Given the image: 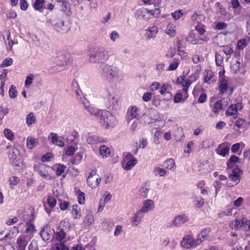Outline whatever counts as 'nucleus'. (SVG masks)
Masks as SVG:
<instances>
[{"label":"nucleus","mask_w":250,"mask_h":250,"mask_svg":"<svg viewBox=\"0 0 250 250\" xmlns=\"http://www.w3.org/2000/svg\"><path fill=\"white\" fill-rule=\"evenodd\" d=\"M101 96L105 106L109 110L117 111L120 108L121 99L112 87H106L101 91Z\"/></svg>","instance_id":"1"},{"label":"nucleus","mask_w":250,"mask_h":250,"mask_svg":"<svg viewBox=\"0 0 250 250\" xmlns=\"http://www.w3.org/2000/svg\"><path fill=\"white\" fill-rule=\"evenodd\" d=\"M101 73L107 81L116 84L123 79V75L120 69L115 66L102 63L100 65Z\"/></svg>","instance_id":"2"},{"label":"nucleus","mask_w":250,"mask_h":250,"mask_svg":"<svg viewBox=\"0 0 250 250\" xmlns=\"http://www.w3.org/2000/svg\"><path fill=\"white\" fill-rule=\"evenodd\" d=\"M88 61L93 63L103 62L109 58L108 51L104 47H97L89 50Z\"/></svg>","instance_id":"3"},{"label":"nucleus","mask_w":250,"mask_h":250,"mask_svg":"<svg viewBox=\"0 0 250 250\" xmlns=\"http://www.w3.org/2000/svg\"><path fill=\"white\" fill-rule=\"evenodd\" d=\"M6 149L8 150L7 154L11 165L17 169L22 167L23 161L20 150L16 147L9 146H7Z\"/></svg>","instance_id":"4"},{"label":"nucleus","mask_w":250,"mask_h":250,"mask_svg":"<svg viewBox=\"0 0 250 250\" xmlns=\"http://www.w3.org/2000/svg\"><path fill=\"white\" fill-rule=\"evenodd\" d=\"M98 120L106 128L113 127L116 123V117L106 110H103Z\"/></svg>","instance_id":"5"},{"label":"nucleus","mask_w":250,"mask_h":250,"mask_svg":"<svg viewBox=\"0 0 250 250\" xmlns=\"http://www.w3.org/2000/svg\"><path fill=\"white\" fill-rule=\"evenodd\" d=\"M191 20L194 21V24L197 23L195 29L200 36L203 35L206 32L205 26L202 23V21L205 20V17L199 12H195L191 16Z\"/></svg>","instance_id":"6"},{"label":"nucleus","mask_w":250,"mask_h":250,"mask_svg":"<svg viewBox=\"0 0 250 250\" xmlns=\"http://www.w3.org/2000/svg\"><path fill=\"white\" fill-rule=\"evenodd\" d=\"M47 23L50 25L58 32L65 33L68 30L64 25V22L57 17H52L47 20Z\"/></svg>","instance_id":"7"},{"label":"nucleus","mask_w":250,"mask_h":250,"mask_svg":"<svg viewBox=\"0 0 250 250\" xmlns=\"http://www.w3.org/2000/svg\"><path fill=\"white\" fill-rule=\"evenodd\" d=\"M35 170L44 179L51 180L52 176L50 173L51 169L50 167L42 163L35 165L34 166Z\"/></svg>","instance_id":"8"},{"label":"nucleus","mask_w":250,"mask_h":250,"mask_svg":"<svg viewBox=\"0 0 250 250\" xmlns=\"http://www.w3.org/2000/svg\"><path fill=\"white\" fill-rule=\"evenodd\" d=\"M158 118V112L155 109L150 108L142 115V121L145 125H147L155 123Z\"/></svg>","instance_id":"9"},{"label":"nucleus","mask_w":250,"mask_h":250,"mask_svg":"<svg viewBox=\"0 0 250 250\" xmlns=\"http://www.w3.org/2000/svg\"><path fill=\"white\" fill-rule=\"evenodd\" d=\"M137 159L132 154L128 153L124 157L122 165L125 170H129L137 164Z\"/></svg>","instance_id":"10"},{"label":"nucleus","mask_w":250,"mask_h":250,"mask_svg":"<svg viewBox=\"0 0 250 250\" xmlns=\"http://www.w3.org/2000/svg\"><path fill=\"white\" fill-rule=\"evenodd\" d=\"M219 94L229 93L231 94L233 89L229 85V81L227 78H222L219 82Z\"/></svg>","instance_id":"11"},{"label":"nucleus","mask_w":250,"mask_h":250,"mask_svg":"<svg viewBox=\"0 0 250 250\" xmlns=\"http://www.w3.org/2000/svg\"><path fill=\"white\" fill-rule=\"evenodd\" d=\"M208 40L207 38H200L193 31H190L187 37V41L192 44H202Z\"/></svg>","instance_id":"12"},{"label":"nucleus","mask_w":250,"mask_h":250,"mask_svg":"<svg viewBox=\"0 0 250 250\" xmlns=\"http://www.w3.org/2000/svg\"><path fill=\"white\" fill-rule=\"evenodd\" d=\"M140 108L136 105L129 106L126 113V120L129 123L132 120L134 119H139L140 117Z\"/></svg>","instance_id":"13"},{"label":"nucleus","mask_w":250,"mask_h":250,"mask_svg":"<svg viewBox=\"0 0 250 250\" xmlns=\"http://www.w3.org/2000/svg\"><path fill=\"white\" fill-rule=\"evenodd\" d=\"M101 182V178L96 174L95 170H92L87 179L88 185L92 188H96Z\"/></svg>","instance_id":"14"},{"label":"nucleus","mask_w":250,"mask_h":250,"mask_svg":"<svg viewBox=\"0 0 250 250\" xmlns=\"http://www.w3.org/2000/svg\"><path fill=\"white\" fill-rule=\"evenodd\" d=\"M83 140L88 144H95L104 142V139L91 134H85L82 136Z\"/></svg>","instance_id":"15"},{"label":"nucleus","mask_w":250,"mask_h":250,"mask_svg":"<svg viewBox=\"0 0 250 250\" xmlns=\"http://www.w3.org/2000/svg\"><path fill=\"white\" fill-rule=\"evenodd\" d=\"M181 244L182 247L186 249H189L191 247L195 248L197 246L195 243V239L189 235L185 236L182 239Z\"/></svg>","instance_id":"16"},{"label":"nucleus","mask_w":250,"mask_h":250,"mask_svg":"<svg viewBox=\"0 0 250 250\" xmlns=\"http://www.w3.org/2000/svg\"><path fill=\"white\" fill-rule=\"evenodd\" d=\"M30 239L25 235H21L18 238L16 246L18 247V250H25V248Z\"/></svg>","instance_id":"17"},{"label":"nucleus","mask_w":250,"mask_h":250,"mask_svg":"<svg viewBox=\"0 0 250 250\" xmlns=\"http://www.w3.org/2000/svg\"><path fill=\"white\" fill-rule=\"evenodd\" d=\"M189 221V218L186 214H181L174 217L172 221V224L174 226L178 227Z\"/></svg>","instance_id":"18"},{"label":"nucleus","mask_w":250,"mask_h":250,"mask_svg":"<svg viewBox=\"0 0 250 250\" xmlns=\"http://www.w3.org/2000/svg\"><path fill=\"white\" fill-rule=\"evenodd\" d=\"M66 233L65 232V231L57 229V231L54 234V239L55 240H57V241H58V242L55 243V244L59 245L60 244L61 245H62L65 248H68L64 244L65 241L64 239Z\"/></svg>","instance_id":"19"},{"label":"nucleus","mask_w":250,"mask_h":250,"mask_svg":"<svg viewBox=\"0 0 250 250\" xmlns=\"http://www.w3.org/2000/svg\"><path fill=\"white\" fill-rule=\"evenodd\" d=\"M242 174V171L238 167H236L232 170V173L229 175V179L235 182V185H237L240 181L241 176Z\"/></svg>","instance_id":"20"},{"label":"nucleus","mask_w":250,"mask_h":250,"mask_svg":"<svg viewBox=\"0 0 250 250\" xmlns=\"http://www.w3.org/2000/svg\"><path fill=\"white\" fill-rule=\"evenodd\" d=\"M48 138L54 145L61 147H63L64 146V143L61 139V137H59L56 133L53 132L50 133Z\"/></svg>","instance_id":"21"},{"label":"nucleus","mask_w":250,"mask_h":250,"mask_svg":"<svg viewBox=\"0 0 250 250\" xmlns=\"http://www.w3.org/2000/svg\"><path fill=\"white\" fill-rule=\"evenodd\" d=\"M143 207L140 209L143 213H146L152 210L155 208V204L153 200H146L143 202Z\"/></svg>","instance_id":"22"},{"label":"nucleus","mask_w":250,"mask_h":250,"mask_svg":"<svg viewBox=\"0 0 250 250\" xmlns=\"http://www.w3.org/2000/svg\"><path fill=\"white\" fill-rule=\"evenodd\" d=\"M158 32V27L156 26H149L146 30L145 37L147 40H150L156 37Z\"/></svg>","instance_id":"23"},{"label":"nucleus","mask_w":250,"mask_h":250,"mask_svg":"<svg viewBox=\"0 0 250 250\" xmlns=\"http://www.w3.org/2000/svg\"><path fill=\"white\" fill-rule=\"evenodd\" d=\"M145 216V213L140 210L138 211L133 217L131 219V225L133 227H137L141 223L142 219Z\"/></svg>","instance_id":"24"},{"label":"nucleus","mask_w":250,"mask_h":250,"mask_svg":"<svg viewBox=\"0 0 250 250\" xmlns=\"http://www.w3.org/2000/svg\"><path fill=\"white\" fill-rule=\"evenodd\" d=\"M217 154L223 157H225L229 154V146L225 144H220L215 150Z\"/></svg>","instance_id":"25"},{"label":"nucleus","mask_w":250,"mask_h":250,"mask_svg":"<svg viewBox=\"0 0 250 250\" xmlns=\"http://www.w3.org/2000/svg\"><path fill=\"white\" fill-rule=\"evenodd\" d=\"M135 16L138 19L146 20L149 18V12L146 9L140 8L137 10Z\"/></svg>","instance_id":"26"},{"label":"nucleus","mask_w":250,"mask_h":250,"mask_svg":"<svg viewBox=\"0 0 250 250\" xmlns=\"http://www.w3.org/2000/svg\"><path fill=\"white\" fill-rule=\"evenodd\" d=\"M25 231L27 234L25 236L29 237L31 239L33 237V234L36 232L35 226L32 223L28 222L26 224V229Z\"/></svg>","instance_id":"27"},{"label":"nucleus","mask_w":250,"mask_h":250,"mask_svg":"<svg viewBox=\"0 0 250 250\" xmlns=\"http://www.w3.org/2000/svg\"><path fill=\"white\" fill-rule=\"evenodd\" d=\"M86 110L91 115L95 116L97 120L100 117L101 113L104 110L98 109L91 105Z\"/></svg>","instance_id":"28"},{"label":"nucleus","mask_w":250,"mask_h":250,"mask_svg":"<svg viewBox=\"0 0 250 250\" xmlns=\"http://www.w3.org/2000/svg\"><path fill=\"white\" fill-rule=\"evenodd\" d=\"M39 142L38 139L29 136L26 140V147L28 149H32L39 144Z\"/></svg>","instance_id":"29"},{"label":"nucleus","mask_w":250,"mask_h":250,"mask_svg":"<svg viewBox=\"0 0 250 250\" xmlns=\"http://www.w3.org/2000/svg\"><path fill=\"white\" fill-rule=\"evenodd\" d=\"M188 93L183 91V93H177L173 98V101L175 103L182 102L188 99Z\"/></svg>","instance_id":"30"},{"label":"nucleus","mask_w":250,"mask_h":250,"mask_svg":"<svg viewBox=\"0 0 250 250\" xmlns=\"http://www.w3.org/2000/svg\"><path fill=\"white\" fill-rule=\"evenodd\" d=\"M100 154L103 158L108 157L110 154V150L109 148L105 145H102L100 146Z\"/></svg>","instance_id":"31"},{"label":"nucleus","mask_w":250,"mask_h":250,"mask_svg":"<svg viewBox=\"0 0 250 250\" xmlns=\"http://www.w3.org/2000/svg\"><path fill=\"white\" fill-rule=\"evenodd\" d=\"M94 222V217L91 212L89 211L86 212V217L83 221L84 225L89 227Z\"/></svg>","instance_id":"32"},{"label":"nucleus","mask_w":250,"mask_h":250,"mask_svg":"<svg viewBox=\"0 0 250 250\" xmlns=\"http://www.w3.org/2000/svg\"><path fill=\"white\" fill-rule=\"evenodd\" d=\"M215 8L218 14L222 16H226L227 15V12L226 9L219 2H217L215 3Z\"/></svg>","instance_id":"33"},{"label":"nucleus","mask_w":250,"mask_h":250,"mask_svg":"<svg viewBox=\"0 0 250 250\" xmlns=\"http://www.w3.org/2000/svg\"><path fill=\"white\" fill-rule=\"evenodd\" d=\"M180 61L179 59L176 58H174L172 60V61L169 63L168 67V71H173L175 70L178 67L179 64H180Z\"/></svg>","instance_id":"34"},{"label":"nucleus","mask_w":250,"mask_h":250,"mask_svg":"<svg viewBox=\"0 0 250 250\" xmlns=\"http://www.w3.org/2000/svg\"><path fill=\"white\" fill-rule=\"evenodd\" d=\"M36 119L33 112H30L26 115V123L28 126H30L36 123Z\"/></svg>","instance_id":"35"},{"label":"nucleus","mask_w":250,"mask_h":250,"mask_svg":"<svg viewBox=\"0 0 250 250\" xmlns=\"http://www.w3.org/2000/svg\"><path fill=\"white\" fill-rule=\"evenodd\" d=\"M80 209L78 208V206L77 205H75L72 206L71 213L74 219H76L80 218L81 216V214L80 213Z\"/></svg>","instance_id":"36"},{"label":"nucleus","mask_w":250,"mask_h":250,"mask_svg":"<svg viewBox=\"0 0 250 250\" xmlns=\"http://www.w3.org/2000/svg\"><path fill=\"white\" fill-rule=\"evenodd\" d=\"M171 88V85L169 83H163L161 86L160 93L162 95H165L167 93H168V90Z\"/></svg>","instance_id":"37"},{"label":"nucleus","mask_w":250,"mask_h":250,"mask_svg":"<svg viewBox=\"0 0 250 250\" xmlns=\"http://www.w3.org/2000/svg\"><path fill=\"white\" fill-rule=\"evenodd\" d=\"M213 76V73L211 70H206L205 71L204 81L205 83H210L211 79Z\"/></svg>","instance_id":"38"},{"label":"nucleus","mask_w":250,"mask_h":250,"mask_svg":"<svg viewBox=\"0 0 250 250\" xmlns=\"http://www.w3.org/2000/svg\"><path fill=\"white\" fill-rule=\"evenodd\" d=\"M180 83L182 84L183 91L188 93V87L191 83V81L189 79H183V82Z\"/></svg>","instance_id":"39"},{"label":"nucleus","mask_w":250,"mask_h":250,"mask_svg":"<svg viewBox=\"0 0 250 250\" xmlns=\"http://www.w3.org/2000/svg\"><path fill=\"white\" fill-rule=\"evenodd\" d=\"M193 202L194 205L196 208H200L203 207L204 205V200L202 198H198L197 197H195Z\"/></svg>","instance_id":"40"},{"label":"nucleus","mask_w":250,"mask_h":250,"mask_svg":"<svg viewBox=\"0 0 250 250\" xmlns=\"http://www.w3.org/2000/svg\"><path fill=\"white\" fill-rule=\"evenodd\" d=\"M176 26L172 24H168L166 30V33L172 37L175 33Z\"/></svg>","instance_id":"41"},{"label":"nucleus","mask_w":250,"mask_h":250,"mask_svg":"<svg viewBox=\"0 0 250 250\" xmlns=\"http://www.w3.org/2000/svg\"><path fill=\"white\" fill-rule=\"evenodd\" d=\"M165 66L166 65L163 62H160L156 64L155 70L159 76L165 71Z\"/></svg>","instance_id":"42"},{"label":"nucleus","mask_w":250,"mask_h":250,"mask_svg":"<svg viewBox=\"0 0 250 250\" xmlns=\"http://www.w3.org/2000/svg\"><path fill=\"white\" fill-rule=\"evenodd\" d=\"M235 106L236 105L232 104L227 108V111L226 112V115L227 116H229L232 115H234L237 112V107H235Z\"/></svg>","instance_id":"43"},{"label":"nucleus","mask_w":250,"mask_h":250,"mask_svg":"<svg viewBox=\"0 0 250 250\" xmlns=\"http://www.w3.org/2000/svg\"><path fill=\"white\" fill-rule=\"evenodd\" d=\"M241 222L242 219H236L234 221H232L230 224V227L232 229H238L240 227H242Z\"/></svg>","instance_id":"44"},{"label":"nucleus","mask_w":250,"mask_h":250,"mask_svg":"<svg viewBox=\"0 0 250 250\" xmlns=\"http://www.w3.org/2000/svg\"><path fill=\"white\" fill-rule=\"evenodd\" d=\"M44 3V0H36L34 3V9L36 10L41 11Z\"/></svg>","instance_id":"45"},{"label":"nucleus","mask_w":250,"mask_h":250,"mask_svg":"<svg viewBox=\"0 0 250 250\" xmlns=\"http://www.w3.org/2000/svg\"><path fill=\"white\" fill-rule=\"evenodd\" d=\"M175 165V162L173 159H169L164 163V167L167 169H171Z\"/></svg>","instance_id":"46"},{"label":"nucleus","mask_w":250,"mask_h":250,"mask_svg":"<svg viewBox=\"0 0 250 250\" xmlns=\"http://www.w3.org/2000/svg\"><path fill=\"white\" fill-rule=\"evenodd\" d=\"M68 225V222L66 220H62L60 222L57 229L65 231V230L67 229Z\"/></svg>","instance_id":"47"},{"label":"nucleus","mask_w":250,"mask_h":250,"mask_svg":"<svg viewBox=\"0 0 250 250\" xmlns=\"http://www.w3.org/2000/svg\"><path fill=\"white\" fill-rule=\"evenodd\" d=\"M4 136L9 140L13 141L14 139V135L13 132L9 129L4 130Z\"/></svg>","instance_id":"48"},{"label":"nucleus","mask_w":250,"mask_h":250,"mask_svg":"<svg viewBox=\"0 0 250 250\" xmlns=\"http://www.w3.org/2000/svg\"><path fill=\"white\" fill-rule=\"evenodd\" d=\"M241 224L246 231H248L250 230V220L244 218L242 219Z\"/></svg>","instance_id":"49"},{"label":"nucleus","mask_w":250,"mask_h":250,"mask_svg":"<svg viewBox=\"0 0 250 250\" xmlns=\"http://www.w3.org/2000/svg\"><path fill=\"white\" fill-rule=\"evenodd\" d=\"M154 172L155 175H159L161 177L165 176L167 174V171L165 169L159 167L154 169Z\"/></svg>","instance_id":"50"},{"label":"nucleus","mask_w":250,"mask_h":250,"mask_svg":"<svg viewBox=\"0 0 250 250\" xmlns=\"http://www.w3.org/2000/svg\"><path fill=\"white\" fill-rule=\"evenodd\" d=\"M239 158L235 155L231 156L229 160L227 162V165L228 167L230 168L232 166L231 165L233 163L238 162Z\"/></svg>","instance_id":"51"},{"label":"nucleus","mask_w":250,"mask_h":250,"mask_svg":"<svg viewBox=\"0 0 250 250\" xmlns=\"http://www.w3.org/2000/svg\"><path fill=\"white\" fill-rule=\"evenodd\" d=\"M47 202L50 207L54 208L57 204L56 197L55 196H49L47 198Z\"/></svg>","instance_id":"52"},{"label":"nucleus","mask_w":250,"mask_h":250,"mask_svg":"<svg viewBox=\"0 0 250 250\" xmlns=\"http://www.w3.org/2000/svg\"><path fill=\"white\" fill-rule=\"evenodd\" d=\"M62 2V10L66 13L69 12L70 11V7L68 1L67 0H64Z\"/></svg>","instance_id":"53"},{"label":"nucleus","mask_w":250,"mask_h":250,"mask_svg":"<svg viewBox=\"0 0 250 250\" xmlns=\"http://www.w3.org/2000/svg\"><path fill=\"white\" fill-rule=\"evenodd\" d=\"M222 109V102L221 101L216 102L213 107V111L215 113H217L220 110Z\"/></svg>","instance_id":"54"},{"label":"nucleus","mask_w":250,"mask_h":250,"mask_svg":"<svg viewBox=\"0 0 250 250\" xmlns=\"http://www.w3.org/2000/svg\"><path fill=\"white\" fill-rule=\"evenodd\" d=\"M56 63L57 65L63 66L67 64V60L63 56H60L56 61Z\"/></svg>","instance_id":"55"},{"label":"nucleus","mask_w":250,"mask_h":250,"mask_svg":"<svg viewBox=\"0 0 250 250\" xmlns=\"http://www.w3.org/2000/svg\"><path fill=\"white\" fill-rule=\"evenodd\" d=\"M9 97L11 99L15 98L17 95V91L16 89V87L14 85H12L9 91Z\"/></svg>","instance_id":"56"},{"label":"nucleus","mask_w":250,"mask_h":250,"mask_svg":"<svg viewBox=\"0 0 250 250\" xmlns=\"http://www.w3.org/2000/svg\"><path fill=\"white\" fill-rule=\"evenodd\" d=\"M66 167V166L63 165L59 164L56 169V174L58 176L61 175L65 171Z\"/></svg>","instance_id":"57"},{"label":"nucleus","mask_w":250,"mask_h":250,"mask_svg":"<svg viewBox=\"0 0 250 250\" xmlns=\"http://www.w3.org/2000/svg\"><path fill=\"white\" fill-rule=\"evenodd\" d=\"M12 63H13V60L11 58H6V59H5L4 60H3L2 61L1 64H0V67H7V66L12 65Z\"/></svg>","instance_id":"58"},{"label":"nucleus","mask_w":250,"mask_h":250,"mask_svg":"<svg viewBox=\"0 0 250 250\" xmlns=\"http://www.w3.org/2000/svg\"><path fill=\"white\" fill-rule=\"evenodd\" d=\"M109 37L112 42H115L117 40L119 39L120 35L117 31H113L109 34Z\"/></svg>","instance_id":"59"},{"label":"nucleus","mask_w":250,"mask_h":250,"mask_svg":"<svg viewBox=\"0 0 250 250\" xmlns=\"http://www.w3.org/2000/svg\"><path fill=\"white\" fill-rule=\"evenodd\" d=\"M210 232L211 229L210 228H207L203 229L199 234L202 235L203 237H206L207 239H208Z\"/></svg>","instance_id":"60"},{"label":"nucleus","mask_w":250,"mask_h":250,"mask_svg":"<svg viewBox=\"0 0 250 250\" xmlns=\"http://www.w3.org/2000/svg\"><path fill=\"white\" fill-rule=\"evenodd\" d=\"M241 66V63L239 61H237L235 63L232 64L231 69L236 73L239 71Z\"/></svg>","instance_id":"61"},{"label":"nucleus","mask_w":250,"mask_h":250,"mask_svg":"<svg viewBox=\"0 0 250 250\" xmlns=\"http://www.w3.org/2000/svg\"><path fill=\"white\" fill-rule=\"evenodd\" d=\"M223 52L227 55H230L233 53V49L229 45L223 46Z\"/></svg>","instance_id":"62"},{"label":"nucleus","mask_w":250,"mask_h":250,"mask_svg":"<svg viewBox=\"0 0 250 250\" xmlns=\"http://www.w3.org/2000/svg\"><path fill=\"white\" fill-rule=\"evenodd\" d=\"M228 24L224 22H219L215 25V29L223 30L227 28Z\"/></svg>","instance_id":"63"},{"label":"nucleus","mask_w":250,"mask_h":250,"mask_svg":"<svg viewBox=\"0 0 250 250\" xmlns=\"http://www.w3.org/2000/svg\"><path fill=\"white\" fill-rule=\"evenodd\" d=\"M34 76L33 74H30L26 77V80L25 81V85L28 86L30 85L33 82L34 79Z\"/></svg>","instance_id":"64"}]
</instances>
